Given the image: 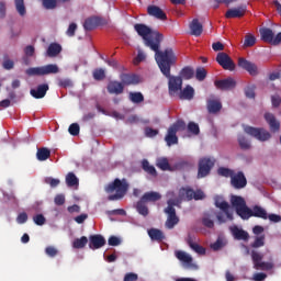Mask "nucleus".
<instances>
[{
  "label": "nucleus",
  "mask_w": 281,
  "mask_h": 281,
  "mask_svg": "<svg viewBox=\"0 0 281 281\" xmlns=\"http://www.w3.org/2000/svg\"><path fill=\"white\" fill-rule=\"evenodd\" d=\"M136 211L138 212V214H140V216H148L149 214L148 206L146 205V202L143 200H139L136 203Z\"/></svg>",
  "instance_id": "e433bc0d"
},
{
  "label": "nucleus",
  "mask_w": 281,
  "mask_h": 281,
  "mask_svg": "<svg viewBox=\"0 0 281 281\" xmlns=\"http://www.w3.org/2000/svg\"><path fill=\"white\" fill-rule=\"evenodd\" d=\"M121 78V83H123L126 87H130L131 85H139V76L135 75V74H121L120 76Z\"/></svg>",
  "instance_id": "412c9836"
},
{
  "label": "nucleus",
  "mask_w": 281,
  "mask_h": 281,
  "mask_svg": "<svg viewBox=\"0 0 281 281\" xmlns=\"http://www.w3.org/2000/svg\"><path fill=\"white\" fill-rule=\"evenodd\" d=\"M142 168L147 175H151V177H157V169H155L154 166H150V162L148 160L144 159L142 161Z\"/></svg>",
  "instance_id": "c9c22d12"
},
{
  "label": "nucleus",
  "mask_w": 281,
  "mask_h": 281,
  "mask_svg": "<svg viewBox=\"0 0 281 281\" xmlns=\"http://www.w3.org/2000/svg\"><path fill=\"white\" fill-rule=\"evenodd\" d=\"M237 142H238L241 150H250L251 149V143L249 142V139H247V137H245V135H239L237 137Z\"/></svg>",
  "instance_id": "4c0bfd02"
},
{
  "label": "nucleus",
  "mask_w": 281,
  "mask_h": 281,
  "mask_svg": "<svg viewBox=\"0 0 281 281\" xmlns=\"http://www.w3.org/2000/svg\"><path fill=\"white\" fill-rule=\"evenodd\" d=\"M192 199H194V201H203L205 193L202 190L193 191Z\"/></svg>",
  "instance_id": "0e129e2a"
},
{
  "label": "nucleus",
  "mask_w": 281,
  "mask_h": 281,
  "mask_svg": "<svg viewBox=\"0 0 281 281\" xmlns=\"http://www.w3.org/2000/svg\"><path fill=\"white\" fill-rule=\"evenodd\" d=\"M187 128H188V132L191 133L192 135H199L201 133V128L199 127V124L194 122H189Z\"/></svg>",
  "instance_id": "09e8293b"
},
{
  "label": "nucleus",
  "mask_w": 281,
  "mask_h": 281,
  "mask_svg": "<svg viewBox=\"0 0 281 281\" xmlns=\"http://www.w3.org/2000/svg\"><path fill=\"white\" fill-rule=\"evenodd\" d=\"M218 177H225V179H232L235 175L233 169H229L227 167H220L217 169Z\"/></svg>",
  "instance_id": "ea45409f"
},
{
  "label": "nucleus",
  "mask_w": 281,
  "mask_h": 281,
  "mask_svg": "<svg viewBox=\"0 0 281 281\" xmlns=\"http://www.w3.org/2000/svg\"><path fill=\"white\" fill-rule=\"evenodd\" d=\"M192 194H194V190L191 188L182 187L178 192L177 200H169L172 201L176 205H181L183 201H192Z\"/></svg>",
  "instance_id": "ddd939ff"
},
{
  "label": "nucleus",
  "mask_w": 281,
  "mask_h": 281,
  "mask_svg": "<svg viewBox=\"0 0 281 281\" xmlns=\"http://www.w3.org/2000/svg\"><path fill=\"white\" fill-rule=\"evenodd\" d=\"M52 157V150L47 147H41L37 149L36 158L38 161H47Z\"/></svg>",
  "instance_id": "7c9ffc66"
},
{
  "label": "nucleus",
  "mask_w": 281,
  "mask_h": 281,
  "mask_svg": "<svg viewBox=\"0 0 281 281\" xmlns=\"http://www.w3.org/2000/svg\"><path fill=\"white\" fill-rule=\"evenodd\" d=\"M66 184L68 188H75V186L79 184L78 177H76L75 172H68L66 176Z\"/></svg>",
  "instance_id": "58836bf2"
},
{
  "label": "nucleus",
  "mask_w": 281,
  "mask_h": 281,
  "mask_svg": "<svg viewBox=\"0 0 281 281\" xmlns=\"http://www.w3.org/2000/svg\"><path fill=\"white\" fill-rule=\"evenodd\" d=\"M180 100H193L194 99V88L192 86H187L183 90H180Z\"/></svg>",
  "instance_id": "c756f323"
},
{
  "label": "nucleus",
  "mask_w": 281,
  "mask_h": 281,
  "mask_svg": "<svg viewBox=\"0 0 281 281\" xmlns=\"http://www.w3.org/2000/svg\"><path fill=\"white\" fill-rule=\"evenodd\" d=\"M262 254L251 250V259L255 265V269H261L262 271H271L273 269V265L271 262L262 261Z\"/></svg>",
  "instance_id": "9b49d317"
},
{
  "label": "nucleus",
  "mask_w": 281,
  "mask_h": 281,
  "mask_svg": "<svg viewBox=\"0 0 281 281\" xmlns=\"http://www.w3.org/2000/svg\"><path fill=\"white\" fill-rule=\"evenodd\" d=\"M2 67H3L4 69H8V70L14 69V61H13L12 59L8 58V55H5V56L3 57Z\"/></svg>",
  "instance_id": "bf43d9fd"
},
{
  "label": "nucleus",
  "mask_w": 281,
  "mask_h": 281,
  "mask_svg": "<svg viewBox=\"0 0 281 281\" xmlns=\"http://www.w3.org/2000/svg\"><path fill=\"white\" fill-rule=\"evenodd\" d=\"M225 243L223 239L217 238V240L213 244H211V249H213V251H220V249H223V247H225Z\"/></svg>",
  "instance_id": "864d4df0"
},
{
  "label": "nucleus",
  "mask_w": 281,
  "mask_h": 281,
  "mask_svg": "<svg viewBox=\"0 0 281 281\" xmlns=\"http://www.w3.org/2000/svg\"><path fill=\"white\" fill-rule=\"evenodd\" d=\"M256 45V37L254 35H246L244 47H254Z\"/></svg>",
  "instance_id": "5fc2aeb1"
},
{
  "label": "nucleus",
  "mask_w": 281,
  "mask_h": 281,
  "mask_svg": "<svg viewBox=\"0 0 281 281\" xmlns=\"http://www.w3.org/2000/svg\"><path fill=\"white\" fill-rule=\"evenodd\" d=\"M45 183L50 186V188H58V186H60V180L56 178H46Z\"/></svg>",
  "instance_id": "e2e57ef3"
},
{
  "label": "nucleus",
  "mask_w": 281,
  "mask_h": 281,
  "mask_svg": "<svg viewBox=\"0 0 281 281\" xmlns=\"http://www.w3.org/2000/svg\"><path fill=\"white\" fill-rule=\"evenodd\" d=\"M231 186L235 190H243V188H247V178L245 177V173L243 171L234 173L231 178Z\"/></svg>",
  "instance_id": "f8f14e48"
},
{
  "label": "nucleus",
  "mask_w": 281,
  "mask_h": 281,
  "mask_svg": "<svg viewBox=\"0 0 281 281\" xmlns=\"http://www.w3.org/2000/svg\"><path fill=\"white\" fill-rule=\"evenodd\" d=\"M55 205H65V194H57L54 199Z\"/></svg>",
  "instance_id": "774afa93"
},
{
  "label": "nucleus",
  "mask_w": 281,
  "mask_h": 281,
  "mask_svg": "<svg viewBox=\"0 0 281 281\" xmlns=\"http://www.w3.org/2000/svg\"><path fill=\"white\" fill-rule=\"evenodd\" d=\"M246 98L254 99L256 98V86H248L245 88Z\"/></svg>",
  "instance_id": "6e6d98bb"
},
{
  "label": "nucleus",
  "mask_w": 281,
  "mask_h": 281,
  "mask_svg": "<svg viewBox=\"0 0 281 281\" xmlns=\"http://www.w3.org/2000/svg\"><path fill=\"white\" fill-rule=\"evenodd\" d=\"M130 100L134 104H142L144 102V94L142 92H130Z\"/></svg>",
  "instance_id": "c03bdc74"
},
{
  "label": "nucleus",
  "mask_w": 281,
  "mask_h": 281,
  "mask_svg": "<svg viewBox=\"0 0 281 281\" xmlns=\"http://www.w3.org/2000/svg\"><path fill=\"white\" fill-rule=\"evenodd\" d=\"M58 87H61V89H69V87H74V82L71 79H59Z\"/></svg>",
  "instance_id": "13d9d810"
},
{
  "label": "nucleus",
  "mask_w": 281,
  "mask_h": 281,
  "mask_svg": "<svg viewBox=\"0 0 281 281\" xmlns=\"http://www.w3.org/2000/svg\"><path fill=\"white\" fill-rule=\"evenodd\" d=\"M139 280V277L135 272L126 273L123 281H137Z\"/></svg>",
  "instance_id": "69168bd1"
},
{
  "label": "nucleus",
  "mask_w": 281,
  "mask_h": 281,
  "mask_svg": "<svg viewBox=\"0 0 281 281\" xmlns=\"http://www.w3.org/2000/svg\"><path fill=\"white\" fill-rule=\"evenodd\" d=\"M106 90L112 95H120L124 93V83L120 81H110L108 83Z\"/></svg>",
  "instance_id": "aec40b11"
},
{
  "label": "nucleus",
  "mask_w": 281,
  "mask_h": 281,
  "mask_svg": "<svg viewBox=\"0 0 281 281\" xmlns=\"http://www.w3.org/2000/svg\"><path fill=\"white\" fill-rule=\"evenodd\" d=\"M101 23L102 19H100L99 16L88 18L83 23V30H86L87 32H91V30H95V27H98Z\"/></svg>",
  "instance_id": "4be33fe9"
},
{
  "label": "nucleus",
  "mask_w": 281,
  "mask_h": 281,
  "mask_svg": "<svg viewBox=\"0 0 281 281\" xmlns=\"http://www.w3.org/2000/svg\"><path fill=\"white\" fill-rule=\"evenodd\" d=\"M238 67H241V69L248 71L250 76H258V66L243 57L238 59Z\"/></svg>",
  "instance_id": "f3484780"
},
{
  "label": "nucleus",
  "mask_w": 281,
  "mask_h": 281,
  "mask_svg": "<svg viewBox=\"0 0 281 281\" xmlns=\"http://www.w3.org/2000/svg\"><path fill=\"white\" fill-rule=\"evenodd\" d=\"M92 76L95 80H104L106 78V72L103 68H95L92 72Z\"/></svg>",
  "instance_id": "de8ad7c7"
},
{
  "label": "nucleus",
  "mask_w": 281,
  "mask_h": 281,
  "mask_svg": "<svg viewBox=\"0 0 281 281\" xmlns=\"http://www.w3.org/2000/svg\"><path fill=\"white\" fill-rule=\"evenodd\" d=\"M104 245H106V239L104 238V236L97 234V235H91L89 237V248L92 250L95 249H102V247H104Z\"/></svg>",
  "instance_id": "dca6fc26"
},
{
  "label": "nucleus",
  "mask_w": 281,
  "mask_h": 281,
  "mask_svg": "<svg viewBox=\"0 0 281 281\" xmlns=\"http://www.w3.org/2000/svg\"><path fill=\"white\" fill-rule=\"evenodd\" d=\"M181 80H192L194 78V68L190 66H186L180 70V76Z\"/></svg>",
  "instance_id": "473e14b6"
},
{
  "label": "nucleus",
  "mask_w": 281,
  "mask_h": 281,
  "mask_svg": "<svg viewBox=\"0 0 281 281\" xmlns=\"http://www.w3.org/2000/svg\"><path fill=\"white\" fill-rule=\"evenodd\" d=\"M244 132L247 135H250V137H255V139H258L259 142H269V139H271V133L262 127L246 125L244 127Z\"/></svg>",
  "instance_id": "6e6552de"
},
{
  "label": "nucleus",
  "mask_w": 281,
  "mask_h": 281,
  "mask_svg": "<svg viewBox=\"0 0 281 281\" xmlns=\"http://www.w3.org/2000/svg\"><path fill=\"white\" fill-rule=\"evenodd\" d=\"M215 207H218L221 211L215 213L217 223L223 225L227 221H234V213L229 211V203L221 196H215Z\"/></svg>",
  "instance_id": "7ed1b4c3"
},
{
  "label": "nucleus",
  "mask_w": 281,
  "mask_h": 281,
  "mask_svg": "<svg viewBox=\"0 0 281 281\" xmlns=\"http://www.w3.org/2000/svg\"><path fill=\"white\" fill-rule=\"evenodd\" d=\"M26 76H49L52 74H60V68L56 64H48L40 67H31L26 69Z\"/></svg>",
  "instance_id": "423d86ee"
},
{
  "label": "nucleus",
  "mask_w": 281,
  "mask_h": 281,
  "mask_svg": "<svg viewBox=\"0 0 281 281\" xmlns=\"http://www.w3.org/2000/svg\"><path fill=\"white\" fill-rule=\"evenodd\" d=\"M60 52H63V46L58 43H52L49 44L46 54L49 58H56Z\"/></svg>",
  "instance_id": "bb28decb"
},
{
  "label": "nucleus",
  "mask_w": 281,
  "mask_h": 281,
  "mask_svg": "<svg viewBox=\"0 0 281 281\" xmlns=\"http://www.w3.org/2000/svg\"><path fill=\"white\" fill-rule=\"evenodd\" d=\"M105 192L111 194L108 196V201H120V199H124L126 192H128V183L126 179L120 180L116 178L105 188ZM113 192H115V194H113Z\"/></svg>",
  "instance_id": "f03ea898"
},
{
  "label": "nucleus",
  "mask_w": 281,
  "mask_h": 281,
  "mask_svg": "<svg viewBox=\"0 0 281 281\" xmlns=\"http://www.w3.org/2000/svg\"><path fill=\"white\" fill-rule=\"evenodd\" d=\"M15 10L20 14V16H25L27 14V10L25 9V0H14Z\"/></svg>",
  "instance_id": "37998d69"
},
{
  "label": "nucleus",
  "mask_w": 281,
  "mask_h": 281,
  "mask_svg": "<svg viewBox=\"0 0 281 281\" xmlns=\"http://www.w3.org/2000/svg\"><path fill=\"white\" fill-rule=\"evenodd\" d=\"M108 245H110V247H117L119 245H122V240L120 237L110 236L108 239Z\"/></svg>",
  "instance_id": "052dcab7"
},
{
  "label": "nucleus",
  "mask_w": 281,
  "mask_h": 281,
  "mask_svg": "<svg viewBox=\"0 0 281 281\" xmlns=\"http://www.w3.org/2000/svg\"><path fill=\"white\" fill-rule=\"evenodd\" d=\"M45 254L48 256V258H56L58 250L54 246H48L45 248Z\"/></svg>",
  "instance_id": "4d7b16f0"
},
{
  "label": "nucleus",
  "mask_w": 281,
  "mask_h": 281,
  "mask_svg": "<svg viewBox=\"0 0 281 281\" xmlns=\"http://www.w3.org/2000/svg\"><path fill=\"white\" fill-rule=\"evenodd\" d=\"M229 232L235 240H243L249 243V233L236 225L229 227Z\"/></svg>",
  "instance_id": "2eb2a0df"
},
{
  "label": "nucleus",
  "mask_w": 281,
  "mask_h": 281,
  "mask_svg": "<svg viewBox=\"0 0 281 281\" xmlns=\"http://www.w3.org/2000/svg\"><path fill=\"white\" fill-rule=\"evenodd\" d=\"M195 78L199 80V82H203L205 78H207V70L203 67H198L195 70Z\"/></svg>",
  "instance_id": "a18cd8bd"
},
{
  "label": "nucleus",
  "mask_w": 281,
  "mask_h": 281,
  "mask_svg": "<svg viewBox=\"0 0 281 281\" xmlns=\"http://www.w3.org/2000/svg\"><path fill=\"white\" fill-rule=\"evenodd\" d=\"M167 205L168 206L164 210L165 214H167L165 227H167V229H175V226L179 225V216H177V210L175 207L179 205L170 200L167 201Z\"/></svg>",
  "instance_id": "0eeeda50"
},
{
  "label": "nucleus",
  "mask_w": 281,
  "mask_h": 281,
  "mask_svg": "<svg viewBox=\"0 0 281 281\" xmlns=\"http://www.w3.org/2000/svg\"><path fill=\"white\" fill-rule=\"evenodd\" d=\"M176 258L183 262L184 265H192V256L188 255L186 251H176Z\"/></svg>",
  "instance_id": "f704fd0d"
},
{
  "label": "nucleus",
  "mask_w": 281,
  "mask_h": 281,
  "mask_svg": "<svg viewBox=\"0 0 281 281\" xmlns=\"http://www.w3.org/2000/svg\"><path fill=\"white\" fill-rule=\"evenodd\" d=\"M135 32L143 38L145 47H149L151 52H155L156 63L164 75L168 78L169 95H177L183 87V79L179 76L170 75L172 65L177 64V55L172 48L161 49V43H164V34L157 30L150 29L146 24L137 23L134 25Z\"/></svg>",
  "instance_id": "f257e3e1"
},
{
  "label": "nucleus",
  "mask_w": 281,
  "mask_h": 281,
  "mask_svg": "<svg viewBox=\"0 0 281 281\" xmlns=\"http://www.w3.org/2000/svg\"><path fill=\"white\" fill-rule=\"evenodd\" d=\"M246 9L243 7H238L235 9H229L225 13L226 19H241V16H245Z\"/></svg>",
  "instance_id": "b1692460"
},
{
  "label": "nucleus",
  "mask_w": 281,
  "mask_h": 281,
  "mask_svg": "<svg viewBox=\"0 0 281 281\" xmlns=\"http://www.w3.org/2000/svg\"><path fill=\"white\" fill-rule=\"evenodd\" d=\"M265 235L255 236L254 241L250 244L251 249H260V247H265Z\"/></svg>",
  "instance_id": "79ce46f5"
},
{
  "label": "nucleus",
  "mask_w": 281,
  "mask_h": 281,
  "mask_svg": "<svg viewBox=\"0 0 281 281\" xmlns=\"http://www.w3.org/2000/svg\"><path fill=\"white\" fill-rule=\"evenodd\" d=\"M33 221L35 223V225H40L42 226L45 223V216L43 214H37L33 217Z\"/></svg>",
  "instance_id": "338daca9"
},
{
  "label": "nucleus",
  "mask_w": 281,
  "mask_h": 281,
  "mask_svg": "<svg viewBox=\"0 0 281 281\" xmlns=\"http://www.w3.org/2000/svg\"><path fill=\"white\" fill-rule=\"evenodd\" d=\"M216 63L218 64L220 67L224 68L226 71H234L236 69V64L227 55V53H218L216 56Z\"/></svg>",
  "instance_id": "9d476101"
},
{
  "label": "nucleus",
  "mask_w": 281,
  "mask_h": 281,
  "mask_svg": "<svg viewBox=\"0 0 281 281\" xmlns=\"http://www.w3.org/2000/svg\"><path fill=\"white\" fill-rule=\"evenodd\" d=\"M47 91H49V85L42 83V85H38L36 88L31 89L30 93L32 98H35V100H41L45 95H47Z\"/></svg>",
  "instance_id": "6ab92c4d"
},
{
  "label": "nucleus",
  "mask_w": 281,
  "mask_h": 281,
  "mask_svg": "<svg viewBox=\"0 0 281 281\" xmlns=\"http://www.w3.org/2000/svg\"><path fill=\"white\" fill-rule=\"evenodd\" d=\"M209 113H218L223 109V104L218 100L210 99L206 103Z\"/></svg>",
  "instance_id": "cd10ccee"
},
{
  "label": "nucleus",
  "mask_w": 281,
  "mask_h": 281,
  "mask_svg": "<svg viewBox=\"0 0 281 281\" xmlns=\"http://www.w3.org/2000/svg\"><path fill=\"white\" fill-rule=\"evenodd\" d=\"M214 86L221 91H232V89H236V80L228 77L226 79L215 80Z\"/></svg>",
  "instance_id": "4468645a"
},
{
  "label": "nucleus",
  "mask_w": 281,
  "mask_h": 281,
  "mask_svg": "<svg viewBox=\"0 0 281 281\" xmlns=\"http://www.w3.org/2000/svg\"><path fill=\"white\" fill-rule=\"evenodd\" d=\"M147 14L149 16H154V19H158V21H166L168 16L166 15V12L161 10V8L150 4L147 7Z\"/></svg>",
  "instance_id": "a211bd4d"
},
{
  "label": "nucleus",
  "mask_w": 281,
  "mask_h": 281,
  "mask_svg": "<svg viewBox=\"0 0 281 281\" xmlns=\"http://www.w3.org/2000/svg\"><path fill=\"white\" fill-rule=\"evenodd\" d=\"M179 131H186V122L178 120L167 131V135L165 136V142L167 146H175V144H179V137L177 136V133Z\"/></svg>",
  "instance_id": "39448f33"
},
{
  "label": "nucleus",
  "mask_w": 281,
  "mask_h": 281,
  "mask_svg": "<svg viewBox=\"0 0 281 281\" xmlns=\"http://www.w3.org/2000/svg\"><path fill=\"white\" fill-rule=\"evenodd\" d=\"M148 236L151 240H157L158 243H161L166 236L164 235V232H161L158 228H150L148 231Z\"/></svg>",
  "instance_id": "72a5a7b5"
},
{
  "label": "nucleus",
  "mask_w": 281,
  "mask_h": 281,
  "mask_svg": "<svg viewBox=\"0 0 281 281\" xmlns=\"http://www.w3.org/2000/svg\"><path fill=\"white\" fill-rule=\"evenodd\" d=\"M251 216H254L255 218H263V221H267V210L262 209V206L255 205L251 210Z\"/></svg>",
  "instance_id": "2f4dec72"
},
{
  "label": "nucleus",
  "mask_w": 281,
  "mask_h": 281,
  "mask_svg": "<svg viewBox=\"0 0 281 281\" xmlns=\"http://www.w3.org/2000/svg\"><path fill=\"white\" fill-rule=\"evenodd\" d=\"M161 194L159 192L150 191L146 192L140 200H143L145 203H155L156 201H160Z\"/></svg>",
  "instance_id": "a878e982"
},
{
  "label": "nucleus",
  "mask_w": 281,
  "mask_h": 281,
  "mask_svg": "<svg viewBox=\"0 0 281 281\" xmlns=\"http://www.w3.org/2000/svg\"><path fill=\"white\" fill-rule=\"evenodd\" d=\"M76 30H78V24L76 23H70L67 31H66V34L67 36H76Z\"/></svg>",
  "instance_id": "680f3d73"
},
{
  "label": "nucleus",
  "mask_w": 281,
  "mask_h": 281,
  "mask_svg": "<svg viewBox=\"0 0 281 281\" xmlns=\"http://www.w3.org/2000/svg\"><path fill=\"white\" fill-rule=\"evenodd\" d=\"M42 4L45 10H56L58 0H42Z\"/></svg>",
  "instance_id": "49530a36"
},
{
  "label": "nucleus",
  "mask_w": 281,
  "mask_h": 281,
  "mask_svg": "<svg viewBox=\"0 0 281 281\" xmlns=\"http://www.w3.org/2000/svg\"><path fill=\"white\" fill-rule=\"evenodd\" d=\"M265 120L269 124L270 131H273L274 133L280 131V122L276 120V115H273V113L267 112L265 114Z\"/></svg>",
  "instance_id": "5701e85b"
},
{
  "label": "nucleus",
  "mask_w": 281,
  "mask_h": 281,
  "mask_svg": "<svg viewBox=\"0 0 281 281\" xmlns=\"http://www.w3.org/2000/svg\"><path fill=\"white\" fill-rule=\"evenodd\" d=\"M87 243H89V239L87 238V236H82L74 240L72 247L74 249H85V247H87Z\"/></svg>",
  "instance_id": "a19ab883"
},
{
  "label": "nucleus",
  "mask_w": 281,
  "mask_h": 281,
  "mask_svg": "<svg viewBox=\"0 0 281 281\" xmlns=\"http://www.w3.org/2000/svg\"><path fill=\"white\" fill-rule=\"evenodd\" d=\"M260 32V36H261V41H263L265 43H272L273 41V30L269 29V27H262L259 30Z\"/></svg>",
  "instance_id": "c85d7f7f"
},
{
  "label": "nucleus",
  "mask_w": 281,
  "mask_h": 281,
  "mask_svg": "<svg viewBox=\"0 0 281 281\" xmlns=\"http://www.w3.org/2000/svg\"><path fill=\"white\" fill-rule=\"evenodd\" d=\"M231 203L235 207L237 216L241 217L243 221L251 218V209L247 206V202L243 196L232 195Z\"/></svg>",
  "instance_id": "20e7f679"
},
{
  "label": "nucleus",
  "mask_w": 281,
  "mask_h": 281,
  "mask_svg": "<svg viewBox=\"0 0 281 281\" xmlns=\"http://www.w3.org/2000/svg\"><path fill=\"white\" fill-rule=\"evenodd\" d=\"M214 168V160L211 158H201L198 168V179H203L212 172Z\"/></svg>",
  "instance_id": "1a4fd4ad"
},
{
  "label": "nucleus",
  "mask_w": 281,
  "mask_h": 281,
  "mask_svg": "<svg viewBox=\"0 0 281 281\" xmlns=\"http://www.w3.org/2000/svg\"><path fill=\"white\" fill-rule=\"evenodd\" d=\"M68 132L74 136H78L80 135V125H78V123H72L69 125L68 127Z\"/></svg>",
  "instance_id": "603ef678"
},
{
  "label": "nucleus",
  "mask_w": 281,
  "mask_h": 281,
  "mask_svg": "<svg viewBox=\"0 0 281 281\" xmlns=\"http://www.w3.org/2000/svg\"><path fill=\"white\" fill-rule=\"evenodd\" d=\"M191 35L201 36L203 34V24L199 22V19H193L190 24Z\"/></svg>",
  "instance_id": "393cba45"
},
{
  "label": "nucleus",
  "mask_w": 281,
  "mask_h": 281,
  "mask_svg": "<svg viewBox=\"0 0 281 281\" xmlns=\"http://www.w3.org/2000/svg\"><path fill=\"white\" fill-rule=\"evenodd\" d=\"M202 224L204 227H207V229H214V220L210 218L209 214H205L202 218Z\"/></svg>",
  "instance_id": "3c124183"
},
{
  "label": "nucleus",
  "mask_w": 281,
  "mask_h": 281,
  "mask_svg": "<svg viewBox=\"0 0 281 281\" xmlns=\"http://www.w3.org/2000/svg\"><path fill=\"white\" fill-rule=\"evenodd\" d=\"M157 168H160V170H170V162H168V158L158 159Z\"/></svg>",
  "instance_id": "8fccbe9b"
}]
</instances>
